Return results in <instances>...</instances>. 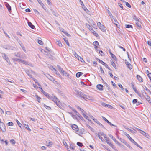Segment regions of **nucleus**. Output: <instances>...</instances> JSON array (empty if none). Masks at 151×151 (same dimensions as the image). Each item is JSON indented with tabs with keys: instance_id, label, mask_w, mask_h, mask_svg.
Returning a JSON list of instances; mask_svg holds the SVG:
<instances>
[{
	"instance_id": "nucleus-1",
	"label": "nucleus",
	"mask_w": 151,
	"mask_h": 151,
	"mask_svg": "<svg viewBox=\"0 0 151 151\" xmlns=\"http://www.w3.org/2000/svg\"><path fill=\"white\" fill-rule=\"evenodd\" d=\"M50 96V97L48 98L52 99V101L56 104L57 105L58 107H60L61 106L60 105L58 104L60 102V101L55 96L53 95L52 96Z\"/></svg>"
},
{
	"instance_id": "nucleus-2",
	"label": "nucleus",
	"mask_w": 151,
	"mask_h": 151,
	"mask_svg": "<svg viewBox=\"0 0 151 151\" xmlns=\"http://www.w3.org/2000/svg\"><path fill=\"white\" fill-rule=\"evenodd\" d=\"M0 128L2 131L4 132H6V129L5 125L2 122L0 123Z\"/></svg>"
},
{
	"instance_id": "nucleus-3",
	"label": "nucleus",
	"mask_w": 151,
	"mask_h": 151,
	"mask_svg": "<svg viewBox=\"0 0 151 151\" xmlns=\"http://www.w3.org/2000/svg\"><path fill=\"white\" fill-rule=\"evenodd\" d=\"M136 129H137L138 131H140V132L145 137L147 138H148V137L149 136L148 134L144 132V131L141 130V129H139V128H137Z\"/></svg>"
},
{
	"instance_id": "nucleus-4",
	"label": "nucleus",
	"mask_w": 151,
	"mask_h": 151,
	"mask_svg": "<svg viewBox=\"0 0 151 151\" xmlns=\"http://www.w3.org/2000/svg\"><path fill=\"white\" fill-rule=\"evenodd\" d=\"M125 62L126 65L128 67V68L130 70L132 68V65L130 63L128 62V61L126 60H125Z\"/></svg>"
},
{
	"instance_id": "nucleus-5",
	"label": "nucleus",
	"mask_w": 151,
	"mask_h": 151,
	"mask_svg": "<svg viewBox=\"0 0 151 151\" xmlns=\"http://www.w3.org/2000/svg\"><path fill=\"white\" fill-rule=\"evenodd\" d=\"M102 118H103V120L105 121V122H106L107 123H108L110 125L114 126V127H117V126L116 125L112 124L111 122H110L105 117L102 116Z\"/></svg>"
},
{
	"instance_id": "nucleus-6",
	"label": "nucleus",
	"mask_w": 151,
	"mask_h": 151,
	"mask_svg": "<svg viewBox=\"0 0 151 151\" xmlns=\"http://www.w3.org/2000/svg\"><path fill=\"white\" fill-rule=\"evenodd\" d=\"M3 48L5 49H11V50H14V47L12 46H10L8 45H4L3 46Z\"/></svg>"
},
{
	"instance_id": "nucleus-7",
	"label": "nucleus",
	"mask_w": 151,
	"mask_h": 151,
	"mask_svg": "<svg viewBox=\"0 0 151 151\" xmlns=\"http://www.w3.org/2000/svg\"><path fill=\"white\" fill-rule=\"evenodd\" d=\"M75 91L76 92V93L78 95L80 96L81 97H82L83 98L85 94H84L83 93L80 91H79L75 90Z\"/></svg>"
},
{
	"instance_id": "nucleus-8",
	"label": "nucleus",
	"mask_w": 151,
	"mask_h": 151,
	"mask_svg": "<svg viewBox=\"0 0 151 151\" xmlns=\"http://www.w3.org/2000/svg\"><path fill=\"white\" fill-rule=\"evenodd\" d=\"M74 55L75 57L77 58L79 60L81 61V62H83V59L80 56H79L76 52H75Z\"/></svg>"
},
{
	"instance_id": "nucleus-9",
	"label": "nucleus",
	"mask_w": 151,
	"mask_h": 151,
	"mask_svg": "<svg viewBox=\"0 0 151 151\" xmlns=\"http://www.w3.org/2000/svg\"><path fill=\"white\" fill-rule=\"evenodd\" d=\"M71 127L72 129L75 130L76 131L78 132L79 129L78 128L77 125L75 124H73V125H72Z\"/></svg>"
},
{
	"instance_id": "nucleus-10",
	"label": "nucleus",
	"mask_w": 151,
	"mask_h": 151,
	"mask_svg": "<svg viewBox=\"0 0 151 151\" xmlns=\"http://www.w3.org/2000/svg\"><path fill=\"white\" fill-rule=\"evenodd\" d=\"M40 91L44 94L48 98L50 97V96L49 94L45 92L42 88H40Z\"/></svg>"
},
{
	"instance_id": "nucleus-11",
	"label": "nucleus",
	"mask_w": 151,
	"mask_h": 151,
	"mask_svg": "<svg viewBox=\"0 0 151 151\" xmlns=\"http://www.w3.org/2000/svg\"><path fill=\"white\" fill-rule=\"evenodd\" d=\"M132 88L133 89L135 92L140 97L141 96V95L139 93V92L137 91L136 88L134 87V85L133 84H132Z\"/></svg>"
},
{
	"instance_id": "nucleus-12",
	"label": "nucleus",
	"mask_w": 151,
	"mask_h": 151,
	"mask_svg": "<svg viewBox=\"0 0 151 151\" xmlns=\"http://www.w3.org/2000/svg\"><path fill=\"white\" fill-rule=\"evenodd\" d=\"M5 5L7 8L8 11L10 12L11 11V7L9 4L7 2H5Z\"/></svg>"
},
{
	"instance_id": "nucleus-13",
	"label": "nucleus",
	"mask_w": 151,
	"mask_h": 151,
	"mask_svg": "<svg viewBox=\"0 0 151 151\" xmlns=\"http://www.w3.org/2000/svg\"><path fill=\"white\" fill-rule=\"evenodd\" d=\"M96 87L98 90L100 91H102L103 90V86L101 84L97 85L96 86Z\"/></svg>"
},
{
	"instance_id": "nucleus-14",
	"label": "nucleus",
	"mask_w": 151,
	"mask_h": 151,
	"mask_svg": "<svg viewBox=\"0 0 151 151\" xmlns=\"http://www.w3.org/2000/svg\"><path fill=\"white\" fill-rule=\"evenodd\" d=\"M93 120L96 123L98 124L99 126H101V128H104L105 127L104 126L102 125V124L100 123L97 119H93Z\"/></svg>"
},
{
	"instance_id": "nucleus-15",
	"label": "nucleus",
	"mask_w": 151,
	"mask_h": 151,
	"mask_svg": "<svg viewBox=\"0 0 151 151\" xmlns=\"http://www.w3.org/2000/svg\"><path fill=\"white\" fill-rule=\"evenodd\" d=\"M58 68V69L59 71L62 74L63 73H64L65 71H64L63 69L61 67L58 65H57Z\"/></svg>"
},
{
	"instance_id": "nucleus-16",
	"label": "nucleus",
	"mask_w": 151,
	"mask_h": 151,
	"mask_svg": "<svg viewBox=\"0 0 151 151\" xmlns=\"http://www.w3.org/2000/svg\"><path fill=\"white\" fill-rule=\"evenodd\" d=\"M138 80L140 82H143V79L142 77L139 75H137L136 76Z\"/></svg>"
},
{
	"instance_id": "nucleus-17",
	"label": "nucleus",
	"mask_w": 151,
	"mask_h": 151,
	"mask_svg": "<svg viewBox=\"0 0 151 151\" xmlns=\"http://www.w3.org/2000/svg\"><path fill=\"white\" fill-rule=\"evenodd\" d=\"M25 71L27 73V74L31 78H32V76L30 74V72L32 71V70H25Z\"/></svg>"
},
{
	"instance_id": "nucleus-18",
	"label": "nucleus",
	"mask_w": 151,
	"mask_h": 151,
	"mask_svg": "<svg viewBox=\"0 0 151 151\" xmlns=\"http://www.w3.org/2000/svg\"><path fill=\"white\" fill-rule=\"evenodd\" d=\"M99 27L102 31L104 32L106 31L105 27L102 24L100 26V27Z\"/></svg>"
},
{
	"instance_id": "nucleus-19",
	"label": "nucleus",
	"mask_w": 151,
	"mask_h": 151,
	"mask_svg": "<svg viewBox=\"0 0 151 151\" xmlns=\"http://www.w3.org/2000/svg\"><path fill=\"white\" fill-rule=\"evenodd\" d=\"M101 105L102 106H104L105 107H107L109 108H110L112 107V106L111 105H109V104H106V103H103V102L101 103Z\"/></svg>"
},
{
	"instance_id": "nucleus-20",
	"label": "nucleus",
	"mask_w": 151,
	"mask_h": 151,
	"mask_svg": "<svg viewBox=\"0 0 151 151\" xmlns=\"http://www.w3.org/2000/svg\"><path fill=\"white\" fill-rule=\"evenodd\" d=\"M21 62L22 63H23L25 65H28L29 66H30V65L31 66L32 65V64H31L30 63H29L27 62V61L22 60H21Z\"/></svg>"
},
{
	"instance_id": "nucleus-21",
	"label": "nucleus",
	"mask_w": 151,
	"mask_h": 151,
	"mask_svg": "<svg viewBox=\"0 0 151 151\" xmlns=\"http://www.w3.org/2000/svg\"><path fill=\"white\" fill-rule=\"evenodd\" d=\"M124 134L132 142V141H134L133 139L129 135L126 133Z\"/></svg>"
},
{
	"instance_id": "nucleus-22",
	"label": "nucleus",
	"mask_w": 151,
	"mask_h": 151,
	"mask_svg": "<svg viewBox=\"0 0 151 151\" xmlns=\"http://www.w3.org/2000/svg\"><path fill=\"white\" fill-rule=\"evenodd\" d=\"M104 83L105 84V86H106V89L109 91H111V90L109 86L106 83Z\"/></svg>"
},
{
	"instance_id": "nucleus-23",
	"label": "nucleus",
	"mask_w": 151,
	"mask_h": 151,
	"mask_svg": "<svg viewBox=\"0 0 151 151\" xmlns=\"http://www.w3.org/2000/svg\"><path fill=\"white\" fill-rule=\"evenodd\" d=\"M109 136L111 138L112 140H113L116 143H118V141H117L116 139L111 134H109Z\"/></svg>"
},
{
	"instance_id": "nucleus-24",
	"label": "nucleus",
	"mask_w": 151,
	"mask_h": 151,
	"mask_svg": "<svg viewBox=\"0 0 151 151\" xmlns=\"http://www.w3.org/2000/svg\"><path fill=\"white\" fill-rule=\"evenodd\" d=\"M28 26L32 29H34L35 28V27L34 25H33L31 22H28Z\"/></svg>"
},
{
	"instance_id": "nucleus-25",
	"label": "nucleus",
	"mask_w": 151,
	"mask_h": 151,
	"mask_svg": "<svg viewBox=\"0 0 151 151\" xmlns=\"http://www.w3.org/2000/svg\"><path fill=\"white\" fill-rule=\"evenodd\" d=\"M93 44L94 46V48L95 49H97L98 48V46L99 45V42L97 41H95L94 42Z\"/></svg>"
},
{
	"instance_id": "nucleus-26",
	"label": "nucleus",
	"mask_w": 151,
	"mask_h": 151,
	"mask_svg": "<svg viewBox=\"0 0 151 151\" xmlns=\"http://www.w3.org/2000/svg\"><path fill=\"white\" fill-rule=\"evenodd\" d=\"M91 96H90L88 95H84L83 99H84L85 100H86V99L90 100L91 99Z\"/></svg>"
},
{
	"instance_id": "nucleus-27",
	"label": "nucleus",
	"mask_w": 151,
	"mask_h": 151,
	"mask_svg": "<svg viewBox=\"0 0 151 151\" xmlns=\"http://www.w3.org/2000/svg\"><path fill=\"white\" fill-rule=\"evenodd\" d=\"M106 142L109 144L111 147H113V145L112 144L111 142L110 141L109 139L106 140Z\"/></svg>"
},
{
	"instance_id": "nucleus-28",
	"label": "nucleus",
	"mask_w": 151,
	"mask_h": 151,
	"mask_svg": "<svg viewBox=\"0 0 151 151\" xmlns=\"http://www.w3.org/2000/svg\"><path fill=\"white\" fill-rule=\"evenodd\" d=\"M12 59L13 60L15 61H19V62H21V59H19L17 58H12Z\"/></svg>"
},
{
	"instance_id": "nucleus-29",
	"label": "nucleus",
	"mask_w": 151,
	"mask_h": 151,
	"mask_svg": "<svg viewBox=\"0 0 151 151\" xmlns=\"http://www.w3.org/2000/svg\"><path fill=\"white\" fill-rule=\"evenodd\" d=\"M2 56L3 58L5 59V60H7L8 58V57L6 55V54L4 53H2Z\"/></svg>"
},
{
	"instance_id": "nucleus-30",
	"label": "nucleus",
	"mask_w": 151,
	"mask_h": 151,
	"mask_svg": "<svg viewBox=\"0 0 151 151\" xmlns=\"http://www.w3.org/2000/svg\"><path fill=\"white\" fill-rule=\"evenodd\" d=\"M83 73L82 72H78L76 74V76L77 77H79L83 74Z\"/></svg>"
},
{
	"instance_id": "nucleus-31",
	"label": "nucleus",
	"mask_w": 151,
	"mask_h": 151,
	"mask_svg": "<svg viewBox=\"0 0 151 151\" xmlns=\"http://www.w3.org/2000/svg\"><path fill=\"white\" fill-rule=\"evenodd\" d=\"M14 55L15 56L18 57H21V54L20 52H18L17 53H14Z\"/></svg>"
},
{
	"instance_id": "nucleus-32",
	"label": "nucleus",
	"mask_w": 151,
	"mask_h": 151,
	"mask_svg": "<svg viewBox=\"0 0 151 151\" xmlns=\"http://www.w3.org/2000/svg\"><path fill=\"white\" fill-rule=\"evenodd\" d=\"M132 17L133 19H134L137 22H139V20L136 17L135 15H134Z\"/></svg>"
},
{
	"instance_id": "nucleus-33",
	"label": "nucleus",
	"mask_w": 151,
	"mask_h": 151,
	"mask_svg": "<svg viewBox=\"0 0 151 151\" xmlns=\"http://www.w3.org/2000/svg\"><path fill=\"white\" fill-rule=\"evenodd\" d=\"M85 131V130L83 128H82L80 130L79 129L78 131L79 132V133L81 134H83V133Z\"/></svg>"
},
{
	"instance_id": "nucleus-34",
	"label": "nucleus",
	"mask_w": 151,
	"mask_h": 151,
	"mask_svg": "<svg viewBox=\"0 0 151 151\" xmlns=\"http://www.w3.org/2000/svg\"><path fill=\"white\" fill-rule=\"evenodd\" d=\"M96 135L98 136V137L99 139H100L102 141H104V139L103 138L101 137L100 135L96 133Z\"/></svg>"
},
{
	"instance_id": "nucleus-35",
	"label": "nucleus",
	"mask_w": 151,
	"mask_h": 151,
	"mask_svg": "<svg viewBox=\"0 0 151 151\" xmlns=\"http://www.w3.org/2000/svg\"><path fill=\"white\" fill-rule=\"evenodd\" d=\"M91 32L93 33L94 35L96 36V37H97L99 35L98 34L96 33V32L94 31L93 29V30H91Z\"/></svg>"
},
{
	"instance_id": "nucleus-36",
	"label": "nucleus",
	"mask_w": 151,
	"mask_h": 151,
	"mask_svg": "<svg viewBox=\"0 0 151 151\" xmlns=\"http://www.w3.org/2000/svg\"><path fill=\"white\" fill-rule=\"evenodd\" d=\"M132 142L135 145H136L138 147H139L140 148H142L141 147V146L139 145L134 140L133 141H132Z\"/></svg>"
},
{
	"instance_id": "nucleus-37",
	"label": "nucleus",
	"mask_w": 151,
	"mask_h": 151,
	"mask_svg": "<svg viewBox=\"0 0 151 151\" xmlns=\"http://www.w3.org/2000/svg\"><path fill=\"white\" fill-rule=\"evenodd\" d=\"M52 68L54 70V73H56V74L58 75H60V74H59V72H58L57 70H56L53 67V66H52Z\"/></svg>"
},
{
	"instance_id": "nucleus-38",
	"label": "nucleus",
	"mask_w": 151,
	"mask_h": 151,
	"mask_svg": "<svg viewBox=\"0 0 151 151\" xmlns=\"http://www.w3.org/2000/svg\"><path fill=\"white\" fill-rule=\"evenodd\" d=\"M125 27L126 28H133L132 26V25H129V24H126L125 25Z\"/></svg>"
},
{
	"instance_id": "nucleus-39",
	"label": "nucleus",
	"mask_w": 151,
	"mask_h": 151,
	"mask_svg": "<svg viewBox=\"0 0 151 151\" xmlns=\"http://www.w3.org/2000/svg\"><path fill=\"white\" fill-rule=\"evenodd\" d=\"M38 43L41 45H43V42L41 40H38Z\"/></svg>"
},
{
	"instance_id": "nucleus-40",
	"label": "nucleus",
	"mask_w": 151,
	"mask_h": 151,
	"mask_svg": "<svg viewBox=\"0 0 151 151\" xmlns=\"http://www.w3.org/2000/svg\"><path fill=\"white\" fill-rule=\"evenodd\" d=\"M16 121L19 126L21 128V129H22L21 126L22 125V124L19 122L17 119H16Z\"/></svg>"
},
{
	"instance_id": "nucleus-41",
	"label": "nucleus",
	"mask_w": 151,
	"mask_h": 151,
	"mask_svg": "<svg viewBox=\"0 0 151 151\" xmlns=\"http://www.w3.org/2000/svg\"><path fill=\"white\" fill-rule=\"evenodd\" d=\"M77 145L80 147H81L83 146V144L80 142H78L77 143Z\"/></svg>"
},
{
	"instance_id": "nucleus-42",
	"label": "nucleus",
	"mask_w": 151,
	"mask_h": 151,
	"mask_svg": "<svg viewBox=\"0 0 151 151\" xmlns=\"http://www.w3.org/2000/svg\"><path fill=\"white\" fill-rule=\"evenodd\" d=\"M35 97L37 99V101L38 102H40L39 100L40 99V97L38 96L37 95H36L35 96Z\"/></svg>"
},
{
	"instance_id": "nucleus-43",
	"label": "nucleus",
	"mask_w": 151,
	"mask_h": 151,
	"mask_svg": "<svg viewBox=\"0 0 151 151\" xmlns=\"http://www.w3.org/2000/svg\"><path fill=\"white\" fill-rule=\"evenodd\" d=\"M33 79V80L34 81L37 83L38 84V86H41L38 83V81L35 78H32Z\"/></svg>"
},
{
	"instance_id": "nucleus-44",
	"label": "nucleus",
	"mask_w": 151,
	"mask_h": 151,
	"mask_svg": "<svg viewBox=\"0 0 151 151\" xmlns=\"http://www.w3.org/2000/svg\"><path fill=\"white\" fill-rule=\"evenodd\" d=\"M119 139L124 144L126 143V141L124 139H122L121 138H120Z\"/></svg>"
},
{
	"instance_id": "nucleus-45",
	"label": "nucleus",
	"mask_w": 151,
	"mask_h": 151,
	"mask_svg": "<svg viewBox=\"0 0 151 151\" xmlns=\"http://www.w3.org/2000/svg\"><path fill=\"white\" fill-rule=\"evenodd\" d=\"M111 65H112V66L115 68V69H116V65H115V63L112 61L111 62Z\"/></svg>"
},
{
	"instance_id": "nucleus-46",
	"label": "nucleus",
	"mask_w": 151,
	"mask_h": 151,
	"mask_svg": "<svg viewBox=\"0 0 151 151\" xmlns=\"http://www.w3.org/2000/svg\"><path fill=\"white\" fill-rule=\"evenodd\" d=\"M45 49L46 50H44V51L45 52H47V51L50 52L51 51L50 49L47 47H46Z\"/></svg>"
},
{
	"instance_id": "nucleus-47",
	"label": "nucleus",
	"mask_w": 151,
	"mask_h": 151,
	"mask_svg": "<svg viewBox=\"0 0 151 151\" xmlns=\"http://www.w3.org/2000/svg\"><path fill=\"white\" fill-rule=\"evenodd\" d=\"M57 44L60 47H61V46H62V44L61 42L60 41H58L57 42Z\"/></svg>"
},
{
	"instance_id": "nucleus-48",
	"label": "nucleus",
	"mask_w": 151,
	"mask_h": 151,
	"mask_svg": "<svg viewBox=\"0 0 151 151\" xmlns=\"http://www.w3.org/2000/svg\"><path fill=\"white\" fill-rule=\"evenodd\" d=\"M141 92L142 94V95L143 96H145V95H147L146 93L145 92V91L144 90H142L141 91Z\"/></svg>"
},
{
	"instance_id": "nucleus-49",
	"label": "nucleus",
	"mask_w": 151,
	"mask_h": 151,
	"mask_svg": "<svg viewBox=\"0 0 151 151\" xmlns=\"http://www.w3.org/2000/svg\"><path fill=\"white\" fill-rule=\"evenodd\" d=\"M136 25L138 27H139V28H141V24L139 23V22H137L136 23Z\"/></svg>"
},
{
	"instance_id": "nucleus-50",
	"label": "nucleus",
	"mask_w": 151,
	"mask_h": 151,
	"mask_svg": "<svg viewBox=\"0 0 151 151\" xmlns=\"http://www.w3.org/2000/svg\"><path fill=\"white\" fill-rule=\"evenodd\" d=\"M83 116L86 118V119L88 120V121H89V119H88V117L86 116L85 114H83Z\"/></svg>"
},
{
	"instance_id": "nucleus-51",
	"label": "nucleus",
	"mask_w": 151,
	"mask_h": 151,
	"mask_svg": "<svg viewBox=\"0 0 151 151\" xmlns=\"http://www.w3.org/2000/svg\"><path fill=\"white\" fill-rule=\"evenodd\" d=\"M138 101L137 99H134L132 101V103L134 104H135L136 103H137V101Z\"/></svg>"
},
{
	"instance_id": "nucleus-52",
	"label": "nucleus",
	"mask_w": 151,
	"mask_h": 151,
	"mask_svg": "<svg viewBox=\"0 0 151 151\" xmlns=\"http://www.w3.org/2000/svg\"><path fill=\"white\" fill-rule=\"evenodd\" d=\"M87 26L88 27V28L90 29V30H93V29L92 28V27L90 26V25L88 24H86Z\"/></svg>"
},
{
	"instance_id": "nucleus-53",
	"label": "nucleus",
	"mask_w": 151,
	"mask_h": 151,
	"mask_svg": "<svg viewBox=\"0 0 151 151\" xmlns=\"http://www.w3.org/2000/svg\"><path fill=\"white\" fill-rule=\"evenodd\" d=\"M64 40L66 43L67 44V45L68 46H70V44H69V42L68 41V40H66L65 38L64 39Z\"/></svg>"
},
{
	"instance_id": "nucleus-54",
	"label": "nucleus",
	"mask_w": 151,
	"mask_h": 151,
	"mask_svg": "<svg viewBox=\"0 0 151 151\" xmlns=\"http://www.w3.org/2000/svg\"><path fill=\"white\" fill-rule=\"evenodd\" d=\"M47 77L51 81H52L54 80V79L50 75H49L48 77Z\"/></svg>"
},
{
	"instance_id": "nucleus-55",
	"label": "nucleus",
	"mask_w": 151,
	"mask_h": 151,
	"mask_svg": "<svg viewBox=\"0 0 151 151\" xmlns=\"http://www.w3.org/2000/svg\"><path fill=\"white\" fill-rule=\"evenodd\" d=\"M7 125L9 126H12L13 125V123L12 122H10L7 123Z\"/></svg>"
},
{
	"instance_id": "nucleus-56",
	"label": "nucleus",
	"mask_w": 151,
	"mask_h": 151,
	"mask_svg": "<svg viewBox=\"0 0 151 151\" xmlns=\"http://www.w3.org/2000/svg\"><path fill=\"white\" fill-rule=\"evenodd\" d=\"M144 97L147 100H148V99H150L149 96L147 94L146 95H145Z\"/></svg>"
},
{
	"instance_id": "nucleus-57",
	"label": "nucleus",
	"mask_w": 151,
	"mask_h": 151,
	"mask_svg": "<svg viewBox=\"0 0 151 151\" xmlns=\"http://www.w3.org/2000/svg\"><path fill=\"white\" fill-rule=\"evenodd\" d=\"M48 145H47L46 146H49L50 145H52L53 143L52 142H49L48 143Z\"/></svg>"
},
{
	"instance_id": "nucleus-58",
	"label": "nucleus",
	"mask_w": 151,
	"mask_h": 151,
	"mask_svg": "<svg viewBox=\"0 0 151 151\" xmlns=\"http://www.w3.org/2000/svg\"><path fill=\"white\" fill-rule=\"evenodd\" d=\"M125 3L126 5L129 8H131V6L128 2H125Z\"/></svg>"
},
{
	"instance_id": "nucleus-59",
	"label": "nucleus",
	"mask_w": 151,
	"mask_h": 151,
	"mask_svg": "<svg viewBox=\"0 0 151 151\" xmlns=\"http://www.w3.org/2000/svg\"><path fill=\"white\" fill-rule=\"evenodd\" d=\"M62 74L63 75H65V76H69L68 74V73L65 72H65H64V73H63Z\"/></svg>"
},
{
	"instance_id": "nucleus-60",
	"label": "nucleus",
	"mask_w": 151,
	"mask_h": 151,
	"mask_svg": "<svg viewBox=\"0 0 151 151\" xmlns=\"http://www.w3.org/2000/svg\"><path fill=\"white\" fill-rule=\"evenodd\" d=\"M44 106L45 107V108H46V109H51V108L50 107H49V106H47L45 104H44Z\"/></svg>"
},
{
	"instance_id": "nucleus-61",
	"label": "nucleus",
	"mask_w": 151,
	"mask_h": 151,
	"mask_svg": "<svg viewBox=\"0 0 151 151\" xmlns=\"http://www.w3.org/2000/svg\"><path fill=\"white\" fill-rule=\"evenodd\" d=\"M87 127L91 131H93V129L89 125H87Z\"/></svg>"
},
{
	"instance_id": "nucleus-62",
	"label": "nucleus",
	"mask_w": 151,
	"mask_h": 151,
	"mask_svg": "<svg viewBox=\"0 0 151 151\" xmlns=\"http://www.w3.org/2000/svg\"><path fill=\"white\" fill-rule=\"evenodd\" d=\"M145 90L147 91V92L151 94V92L145 86Z\"/></svg>"
},
{
	"instance_id": "nucleus-63",
	"label": "nucleus",
	"mask_w": 151,
	"mask_h": 151,
	"mask_svg": "<svg viewBox=\"0 0 151 151\" xmlns=\"http://www.w3.org/2000/svg\"><path fill=\"white\" fill-rule=\"evenodd\" d=\"M25 128L27 129L29 131H31V130L29 127V126L28 125L26 126Z\"/></svg>"
},
{
	"instance_id": "nucleus-64",
	"label": "nucleus",
	"mask_w": 151,
	"mask_h": 151,
	"mask_svg": "<svg viewBox=\"0 0 151 151\" xmlns=\"http://www.w3.org/2000/svg\"><path fill=\"white\" fill-rule=\"evenodd\" d=\"M147 76L150 80H151V73L147 74Z\"/></svg>"
}]
</instances>
